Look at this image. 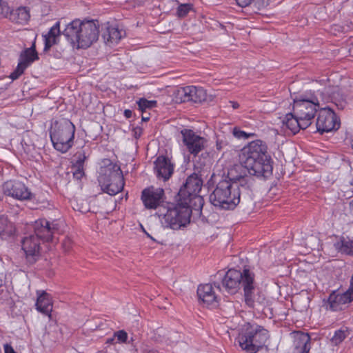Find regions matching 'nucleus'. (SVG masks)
<instances>
[{
  "label": "nucleus",
  "instance_id": "f257e3e1",
  "mask_svg": "<svg viewBox=\"0 0 353 353\" xmlns=\"http://www.w3.org/2000/svg\"><path fill=\"white\" fill-rule=\"evenodd\" d=\"M239 161L251 175L268 178L272 174V160L268 146L260 139L248 143L241 150Z\"/></svg>",
  "mask_w": 353,
  "mask_h": 353
},
{
  "label": "nucleus",
  "instance_id": "f03ea898",
  "mask_svg": "<svg viewBox=\"0 0 353 353\" xmlns=\"http://www.w3.org/2000/svg\"><path fill=\"white\" fill-rule=\"evenodd\" d=\"M59 225L57 221H49L41 219L35 221L34 234L25 236L21 241L22 250L30 264L34 263L40 256L41 241H50L58 232Z\"/></svg>",
  "mask_w": 353,
  "mask_h": 353
},
{
  "label": "nucleus",
  "instance_id": "7ed1b4c3",
  "mask_svg": "<svg viewBox=\"0 0 353 353\" xmlns=\"http://www.w3.org/2000/svg\"><path fill=\"white\" fill-rule=\"evenodd\" d=\"M62 34L72 46L87 48L98 40L99 23L98 21L74 19L66 26Z\"/></svg>",
  "mask_w": 353,
  "mask_h": 353
},
{
  "label": "nucleus",
  "instance_id": "20e7f679",
  "mask_svg": "<svg viewBox=\"0 0 353 353\" xmlns=\"http://www.w3.org/2000/svg\"><path fill=\"white\" fill-rule=\"evenodd\" d=\"M244 194L238 184L227 179L220 180L210 195L211 203L220 209L233 210L240 203L241 195Z\"/></svg>",
  "mask_w": 353,
  "mask_h": 353
},
{
  "label": "nucleus",
  "instance_id": "39448f33",
  "mask_svg": "<svg viewBox=\"0 0 353 353\" xmlns=\"http://www.w3.org/2000/svg\"><path fill=\"white\" fill-rule=\"evenodd\" d=\"M76 128L68 119H60L52 123L50 137L55 150L67 152L74 144Z\"/></svg>",
  "mask_w": 353,
  "mask_h": 353
},
{
  "label": "nucleus",
  "instance_id": "423d86ee",
  "mask_svg": "<svg viewBox=\"0 0 353 353\" xmlns=\"http://www.w3.org/2000/svg\"><path fill=\"white\" fill-rule=\"evenodd\" d=\"M269 338L268 331L259 325L247 326L238 336L239 346L248 353H256Z\"/></svg>",
  "mask_w": 353,
  "mask_h": 353
},
{
  "label": "nucleus",
  "instance_id": "0eeeda50",
  "mask_svg": "<svg viewBox=\"0 0 353 353\" xmlns=\"http://www.w3.org/2000/svg\"><path fill=\"white\" fill-rule=\"evenodd\" d=\"M319 108V101L314 92H305L294 99L293 112L296 117L310 125Z\"/></svg>",
  "mask_w": 353,
  "mask_h": 353
},
{
  "label": "nucleus",
  "instance_id": "6e6552de",
  "mask_svg": "<svg viewBox=\"0 0 353 353\" xmlns=\"http://www.w3.org/2000/svg\"><path fill=\"white\" fill-rule=\"evenodd\" d=\"M161 216V221L164 227L179 230L190 223V210L188 207L183 206L177 202L176 205H169L165 213L160 210L159 216Z\"/></svg>",
  "mask_w": 353,
  "mask_h": 353
},
{
  "label": "nucleus",
  "instance_id": "1a4fd4ad",
  "mask_svg": "<svg viewBox=\"0 0 353 353\" xmlns=\"http://www.w3.org/2000/svg\"><path fill=\"white\" fill-rule=\"evenodd\" d=\"M244 281L243 291L245 304L249 308L263 310L267 304V300L255 282V274L253 276H247Z\"/></svg>",
  "mask_w": 353,
  "mask_h": 353
},
{
  "label": "nucleus",
  "instance_id": "9d476101",
  "mask_svg": "<svg viewBox=\"0 0 353 353\" xmlns=\"http://www.w3.org/2000/svg\"><path fill=\"white\" fill-rule=\"evenodd\" d=\"M254 272L249 268H244L242 270L230 269L222 280L223 286L231 293H236L241 287L244 288V281L247 276H253Z\"/></svg>",
  "mask_w": 353,
  "mask_h": 353
},
{
  "label": "nucleus",
  "instance_id": "9b49d317",
  "mask_svg": "<svg viewBox=\"0 0 353 353\" xmlns=\"http://www.w3.org/2000/svg\"><path fill=\"white\" fill-rule=\"evenodd\" d=\"M246 168L242 165H234L228 170V175L224 179L236 183L238 188H241L242 192L248 194L252 184V178L246 175Z\"/></svg>",
  "mask_w": 353,
  "mask_h": 353
},
{
  "label": "nucleus",
  "instance_id": "f8f14e48",
  "mask_svg": "<svg viewBox=\"0 0 353 353\" xmlns=\"http://www.w3.org/2000/svg\"><path fill=\"white\" fill-rule=\"evenodd\" d=\"M316 129L319 132H331L339 127L335 113L330 108L320 110L316 119Z\"/></svg>",
  "mask_w": 353,
  "mask_h": 353
},
{
  "label": "nucleus",
  "instance_id": "ddd939ff",
  "mask_svg": "<svg viewBox=\"0 0 353 353\" xmlns=\"http://www.w3.org/2000/svg\"><path fill=\"white\" fill-rule=\"evenodd\" d=\"M183 137V142L188 151L194 156H196L202 151L206 143V139L198 135L190 129H183L181 131Z\"/></svg>",
  "mask_w": 353,
  "mask_h": 353
},
{
  "label": "nucleus",
  "instance_id": "4468645a",
  "mask_svg": "<svg viewBox=\"0 0 353 353\" xmlns=\"http://www.w3.org/2000/svg\"><path fill=\"white\" fill-rule=\"evenodd\" d=\"M39 59L38 54L35 50L34 44L29 48L21 52L19 59V63L16 69L12 72L10 77L12 80L17 79L34 61Z\"/></svg>",
  "mask_w": 353,
  "mask_h": 353
},
{
  "label": "nucleus",
  "instance_id": "2eb2a0df",
  "mask_svg": "<svg viewBox=\"0 0 353 353\" xmlns=\"http://www.w3.org/2000/svg\"><path fill=\"white\" fill-rule=\"evenodd\" d=\"M3 192L6 195L19 200H28L32 193L24 183L19 181H8L3 185Z\"/></svg>",
  "mask_w": 353,
  "mask_h": 353
},
{
  "label": "nucleus",
  "instance_id": "dca6fc26",
  "mask_svg": "<svg viewBox=\"0 0 353 353\" xmlns=\"http://www.w3.org/2000/svg\"><path fill=\"white\" fill-rule=\"evenodd\" d=\"M164 190L162 188L150 187L141 192V200L145 208L157 209L163 202Z\"/></svg>",
  "mask_w": 353,
  "mask_h": 353
},
{
  "label": "nucleus",
  "instance_id": "f3484780",
  "mask_svg": "<svg viewBox=\"0 0 353 353\" xmlns=\"http://www.w3.org/2000/svg\"><path fill=\"white\" fill-rule=\"evenodd\" d=\"M177 99L181 102L200 103L205 100L206 92L201 87L186 86L177 90Z\"/></svg>",
  "mask_w": 353,
  "mask_h": 353
},
{
  "label": "nucleus",
  "instance_id": "a211bd4d",
  "mask_svg": "<svg viewBox=\"0 0 353 353\" xmlns=\"http://www.w3.org/2000/svg\"><path fill=\"white\" fill-rule=\"evenodd\" d=\"M174 165L163 155L159 156L154 161V172L159 180L168 181L173 174Z\"/></svg>",
  "mask_w": 353,
  "mask_h": 353
},
{
  "label": "nucleus",
  "instance_id": "6ab92c4d",
  "mask_svg": "<svg viewBox=\"0 0 353 353\" xmlns=\"http://www.w3.org/2000/svg\"><path fill=\"white\" fill-rule=\"evenodd\" d=\"M353 301V273L350 280V286L344 293H332L330 295L328 303L330 310L337 311L341 310V305Z\"/></svg>",
  "mask_w": 353,
  "mask_h": 353
},
{
  "label": "nucleus",
  "instance_id": "aec40b11",
  "mask_svg": "<svg viewBox=\"0 0 353 353\" xmlns=\"http://www.w3.org/2000/svg\"><path fill=\"white\" fill-rule=\"evenodd\" d=\"M203 185V181L196 173L190 174L186 179L185 183L180 188L177 196L184 198L190 194H199Z\"/></svg>",
  "mask_w": 353,
  "mask_h": 353
},
{
  "label": "nucleus",
  "instance_id": "412c9836",
  "mask_svg": "<svg viewBox=\"0 0 353 353\" xmlns=\"http://www.w3.org/2000/svg\"><path fill=\"white\" fill-rule=\"evenodd\" d=\"M112 177L113 183H107L108 181L105 179V178L98 179V181L103 192L114 196L123 190L124 187V179L123 175H119L117 174H114Z\"/></svg>",
  "mask_w": 353,
  "mask_h": 353
},
{
  "label": "nucleus",
  "instance_id": "4be33fe9",
  "mask_svg": "<svg viewBox=\"0 0 353 353\" xmlns=\"http://www.w3.org/2000/svg\"><path fill=\"white\" fill-rule=\"evenodd\" d=\"M197 295L207 306L216 307L218 304V296L211 284L200 285L197 288Z\"/></svg>",
  "mask_w": 353,
  "mask_h": 353
},
{
  "label": "nucleus",
  "instance_id": "5701e85b",
  "mask_svg": "<svg viewBox=\"0 0 353 353\" xmlns=\"http://www.w3.org/2000/svg\"><path fill=\"white\" fill-rule=\"evenodd\" d=\"M190 194V196H185L184 198L177 196V202L183 206L188 207L190 210V214L192 210L201 212L204 205V200L199 194L195 195Z\"/></svg>",
  "mask_w": 353,
  "mask_h": 353
},
{
  "label": "nucleus",
  "instance_id": "b1692460",
  "mask_svg": "<svg viewBox=\"0 0 353 353\" xmlns=\"http://www.w3.org/2000/svg\"><path fill=\"white\" fill-rule=\"evenodd\" d=\"M292 353H308L310 349V336L308 334L299 332L294 336Z\"/></svg>",
  "mask_w": 353,
  "mask_h": 353
},
{
  "label": "nucleus",
  "instance_id": "393cba45",
  "mask_svg": "<svg viewBox=\"0 0 353 353\" xmlns=\"http://www.w3.org/2000/svg\"><path fill=\"white\" fill-rule=\"evenodd\" d=\"M283 123L293 134L297 133L301 129L304 130L310 126L305 121L301 120V119L296 117L294 112L287 114L283 121Z\"/></svg>",
  "mask_w": 353,
  "mask_h": 353
},
{
  "label": "nucleus",
  "instance_id": "a878e982",
  "mask_svg": "<svg viewBox=\"0 0 353 353\" xmlns=\"http://www.w3.org/2000/svg\"><path fill=\"white\" fill-rule=\"evenodd\" d=\"M8 18L13 23L25 25L30 18V9L23 6L12 9L9 13Z\"/></svg>",
  "mask_w": 353,
  "mask_h": 353
},
{
  "label": "nucleus",
  "instance_id": "bb28decb",
  "mask_svg": "<svg viewBox=\"0 0 353 353\" xmlns=\"http://www.w3.org/2000/svg\"><path fill=\"white\" fill-rule=\"evenodd\" d=\"M36 308L41 313L51 317L52 311V301L50 295L46 292H43L37 298L36 302Z\"/></svg>",
  "mask_w": 353,
  "mask_h": 353
},
{
  "label": "nucleus",
  "instance_id": "cd10ccee",
  "mask_svg": "<svg viewBox=\"0 0 353 353\" xmlns=\"http://www.w3.org/2000/svg\"><path fill=\"white\" fill-rule=\"evenodd\" d=\"M61 34L60 31V22L57 21L48 31V32L43 36L44 37V49L47 52L50 48L57 43V40Z\"/></svg>",
  "mask_w": 353,
  "mask_h": 353
},
{
  "label": "nucleus",
  "instance_id": "c85d7f7f",
  "mask_svg": "<svg viewBox=\"0 0 353 353\" xmlns=\"http://www.w3.org/2000/svg\"><path fill=\"white\" fill-rule=\"evenodd\" d=\"M125 32L118 28L110 26L107 28V32L103 34V39L110 46L115 45L119 43L123 37Z\"/></svg>",
  "mask_w": 353,
  "mask_h": 353
},
{
  "label": "nucleus",
  "instance_id": "c756f323",
  "mask_svg": "<svg viewBox=\"0 0 353 353\" xmlns=\"http://www.w3.org/2000/svg\"><path fill=\"white\" fill-rule=\"evenodd\" d=\"M14 227L7 217L0 216V237L2 239L11 236L14 233Z\"/></svg>",
  "mask_w": 353,
  "mask_h": 353
},
{
  "label": "nucleus",
  "instance_id": "7c9ffc66",
  "mask_svg": "<svg viewBox=\"0 0 353 353\" xmlns=\"http://www.w3.org/2000/svg\"><path fill=\"white\" fill-rule=\"evenodd\" d=\"M123 175L122 171L120 168L116 165H111L110 167L105 168L102 170L101 173L100 174L98 179H101L102 178H105L108 182L107 183H113L112 176L114 174Z\"/></svg>",
  "mask_w": 353,
  "mask_h": 353
},
{
  "label": "nucleus",
  "instance_id": "2f4dec72",
  "mask_svg": "<svg viewBox=\"0 0 353 353\" xmlns=\"http://www.w3.org/2000/svg\"><path fill=\"white\" fill-rule=\"evenodd\" d=\"M349 333L347 329H340L336 330L333 336L331 338V343L334 345H339L348 336Z\"/></svg>",
  "mask_w": 353,
  "mask_h": 353
},
{
  "label": "nucleus",
  "instance_id": "473e14b6",
  "mask_svg": "<svg viewBox=\"0 0 353 353\" xmlns=\"http://www.w3.org/2000/svg\"><path fill=\"white\" fill-rule=\"evenodd\" d=\"M89 157V154L87 153L84 150H81L74 154V161L72 163L74 166H82L84 167L85 161Z\"/></svg>",
  "mask_w": 353,
  "mask_h": 353
},
{
  "label": "nucleus",
  "instance_id": "72a5a7b5",
  "mask_svg": "<svg viewBox=\"0 0 353 353\" xmlns=\"http://www.w3.org/2000/svg\"><path fill=\"white\" fill-rule=\"evenodd\" d=\"M137 104L139 107V110L141 112H144L148 109H151L156 107V101H149L145 98H141L137 101Z\"/></svg>",
  "mask_w": 353,
  "mask_h": 353
},
{
  "label": "nucleus",
  "instance_id": "f704fd0d",
  "mask_svg": "<svg viewBox=\"0 0 353 353\" xmlns=\"http://www.w3.org/2000/svg\"><path fill=\"white\" fill-rule=\"evenodd\" d=\"M192 8V6L191 4H181L177 8V16L181 18L185 17Z\"/></svg>",
  "mask_w": 353,
  "mask_h": 353
},
{
  "label": "nucleus",
  "instance_id": "c9c22d12",
  "mask_svg": "<svg viewBox=\"0 0 353 353\" xmlns=\"http://www.w3.org/2000/svg\"><path fill=\"white\" fill-rule=\"evenodd\" d=\"M233 135L237 139H247L254 135L253 133H247L237 127H234L232 130Z\"/></svg>",
  "mask_w": 353,
  "mask_h": 353
},
{
  "label": "nucleus",
  "instance_id": "e433bc0d",
  "mask_svg": "<svg viewBox=\"0 0 353 353\" xmlns=\"http://www.w3.org/2000/svg\"><path fill=\"white\" fill-rule=\"evenodd\" d=\"M114 336L116 338V343H126L128 340V334L124 330H119L114 333Z\"/></svg>",
  "mask_w": 353,
  "mask_h": 353
},
{
  "label": "nucleus",
  "instance_id": "4c0bfd02",
  "mask_svg": "<svg viewBox=\"0 0 353 353\" xmlns=\"http://www.w3.org/2000/svg\"><path fill=\"white\" fill-rule=\"evenodd\" d=\"M73 177L77 180H80L84 176V167L72 165Z\"/></svg>",
  "mask_w": 353,
  "mask_h": 353
},
{
  "label": "nucleus",
  "instance_id": "58836bf2",
  "mask_svg": "<svg viewBox=\"0 0 353 353\" xmlns=\"http://www.w3.org/2000/svg\"><path fill=\"white\" fill-rule=\"evenodd\" d=\"M343 251L349 254H353V241L343 242Z\"/></svg>",
  "mask_w": 353,
  "mask_h": 353
},
{
  "label": "nucleus",
  "instance_id": "ea45409f",
  "mask_svg": "<svg viewBox=\"0 0 353 353\" xmlns=\"http://www.w3.org/2000/svg\"><path fill=\"white\" fill-rule=\"evenodd\" d=\"M253 0H236L237 4L241 7L249 6Z\"/></svg>",
  "mask_w": 353,
  "mask_h": 353
},
{
  "label": "nucleus",
  "instance_id": "a19ab883",
  "mask_svg": "<svg viewBox=\"0 0 353 353\" xmlns=\"http://www.w3.org/2000/svg\"><path fill=\"white\" fill-rule=\"evenodd\" d=\"M4 353H17L11 345L6 343L3 345Z\"/></svg>",
  "mask_w": 353,
  "mask_h": 353
},
{
  "label": "nucleus",
  "instance_id": "79ce46f5",
  "mask_svg": "<svg viewBox=\"0 0 353 353\" xmlns=\"http://www.w3.org/2000/svg\"><path fill=\"white\" fill-rule=\"evenodd\" d=\"M132 112L130 110H124V116L127 118V119H130L132 117Z\"/></svg>",
  "mask_w": 353,
  "mask_h": 353
},
{
  "label": "nucleus",
  "instance_id": "37998d69",
  "mask_svg": "<svg viewBox=\"0 0 353 353\" xmlns=\"http://www.w3.org/2000/svg\"><path fill=\"white\" fill-rule=\"evenodd\" d=\"M115 340H116V338H114V336H113V338L108 339L107 341V343H113Z\"/></svg>",
  "mask_w": 353,
  "mask_h": 353
},
{
  "label": "nucleus",
  "instance_id": "c03bdc74",
  "mask_svg": "<svg viewBox=\"0 0 353 353\" xmlns=\"http://www.w3.org/2000/svg\"><path fill=\"white\" fill-rule=\"evenodd\" d=\"M231 103H232V107L234 108H237L239 107V103H236V102H231Z\"/></svg>",
  "mask_w": 353,
  "mask_h": 353
},
{
  "label": "nucleus",
  "instance_id": "a18cd8bd",
  "mask_svg": "<svg viewBox=\"0 0 353 353\" xmlns=\"http://www.w3.org/2000/svg\"><path fill=\"white\" fill-rule=\"evenodd\" d=\"M150 119V117H142V120L144 121H147Z\"/></svg>",
  "mask_w": 353,
  "mask_h": 353
},
{
  "label": "nucleus",
  "instance_id": "49530a36",
  "mask_svg": "<svg viewBox=\"0 0 353 353\" xmlns=\"http://www.w3.org/2000/svg\"><path fill=\"white\" fill-rule=\"evenodd\" d=\"M216 146H217V149L218 150H220L221 149V145H219V143L216 144Z\"/></svg>",
  "mask_w": 353,
  "mask_h": 353
},
{
  "label": "nucleus",
  "instance_id": "de8ad7c7",
  "mask_svg": "<svg viewBox=\"0 0 353 353\" xmlns=\"http://www.w3.org/2000/svg\"><path fill=\"white\" fill-rule=\"evenodd\" d=\"M216 146H217V149L218 150H220L221 149V145H219V143L216 144Z\"/></svg>",
  "mask_w": 353,
  "mask_h": 353
},
{
  "label": "nucleus",
  "instance_id": "09e8293b",
  "mask_svg": "<svg viewBox=\"0 0 353 353\" xmlns=\"http://www.w3.org/2000/svg\"><path fill=\"white\" fill-rule=\"evenodd\" d=\"M351 145L353 148V139L351 140Z\"/></svg>",
  "mask_w": 353,
  "mask_h": 353
},
{
  "label": "nucleus",
  "instance_id": "8fccbe9b",
  "mask_svg": "<svg viewBox=\"0 0 353 353\" xmlns=\"http://www.w3.org/2000/svg\"><path fill=\"white\" fill-rule=\"evenodd\" d=\"M2 285V280L0 279V287Z\"/></svg>",
  "mask_w": 353,
  "mask_h": 353
},
{
  "label": "nucleus",
  "instance_id": "3c124183",
  "mask_svg": "<svg viewBox=\"0 0 353 353\" xmlns=\"http://www.w3.org/2000/svg\"><path fill=\"white\" fill-rule=\"evenodd\" d=\"M350 184L353 185V180L350 182Z\"/></svg>",
  "mask_w": 353,
  "mask_h": 353
}]
</instances>
